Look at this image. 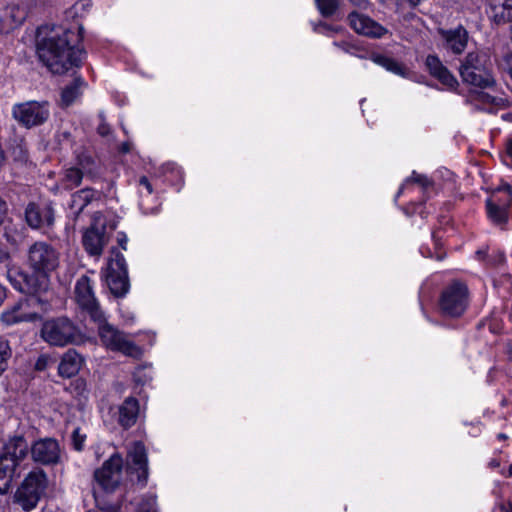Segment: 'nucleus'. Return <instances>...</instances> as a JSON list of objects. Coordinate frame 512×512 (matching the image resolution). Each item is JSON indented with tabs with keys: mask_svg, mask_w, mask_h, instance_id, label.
<instances>
[{
	"mask_svg": "<svg viewBox=\"0 0 512 512\" xmlns=\"http://www.w3.org/2000/svg\"><path fill=\"white\" fill-rule=\"evenodd\" d=\"M507 154L512 158V139L507 142Z\"/></svg>",
	"mask_w": 512,
	"mask_h": 512,
	"instance_id": "obj_47",
	"label": "nucleus"
},
{
	"mask_svg": "<svg viewBox=\"0 0 512 512\" xmlns=\"http://www.w3.org/2000/svg\"><path fill=\"white\" fill-rule=\"evenodd\" d=\"M489 199H496V203L509 209L512 202V188L509 184L499 186Z\"/></svg>",
	"mask_w": 512,
	"mask_h": 512,
	"instance_id": "obj_30",
	"label": "nucleus"
},
{
	"mask_svg": "<svg viewBox=\"0 0 512 512\" xmlns=\"http://www.w3.org/2000/svg\"><path fill=\"white\" fill-rule=\"evenodd\" d=\"M139 184L144 186L147 189L149 194H151L153 192L152 185L150 184L147 177H145V176L141 177L139 179Z\"/></svg>",
	"mask_w": 512,
	"mask_h": 512,
	"instance_id": "obj_42",
	"label": "nucleus"
},
{
	"mask_svg": "<svg viewBox=\"0 0 512 512\" xmlns=\"http://www.w3.org/2000/svg\"><path fill=\"white\" fill-rule=\"evenodd\" d=\"M87 435L82 432V429L77 427L73 430L71 435L72 446L76 451H82L84 449Z\"/></svg>",
	"mask_w": 512,
	"mask_h": 512,
	"instance_id": "obj_34",
	"label": "nucleus"
},
{
	"mask_svg": "<svg viewBox=\"0 0 512 512\" xmlns=\"http://www.w3.org/2000/svg\"><path fill=\"white\" fill-rule=\"evenodd\" d=\"M410 183L418 184L424 190L429 189L433 185L432 181L426 175L419 174L416 171H413L411 176L408 177L399 188L396 197H399L402 194L404 187Z\"/></svg>",
	"mask_w": 512,
	"mask_h": 512,
	"instance_id": "obj_31",
	"label": "nucleus"
},
{
	"mask_svg": "<svg viewBox=\"0 0 512 512\" xmlns=\"http://www.w3.org/2000/svg\"><path fill=\"white\" fill-rule=\"evenodd\" d=\"M51 362V357L46 354H43L37 358L34 367L37 371H44Z\"/></svg>",
	"mask_w": 512,
	"mask_h": 512,
	"instance_id": "obj_35",
	"label": "nucleus"
},
{
	"mask_svg": "<svg viewBox=\"0 0 512 512\" xmlns=\"http://www.w3.org/2000/svg\"><path fill=\"white\" fill-rule=\"evenodd\" d=\"M25 218L31 228L46 230L54 223V210L48 204L30 203L25 210Z\"/></svg>",
	"mask_w": 512,
	"mask_h": 512,
	"instance_id": "obj_16",
	"label": "nucleus"
},
{
	"mask_svg": "<svg viewBox=\"0 0 512 512\" xmlns=\"http://www.w3.org/2000/svg\"><path fill=\"white\" fill-rule=\"evenodd\" d=\"M27 265L32 274L7 270V279L21 293H46L49 276L59 265V252L45 241L33 243L27 251Z\"/></svg>",
	"mask_w": 512,
	"mask_h": 512,
	"instance_id": "obj_1",
	"label": "nucleus"
},
{
	"mask_svg": "<svg viewBox=\"0 0 512 512\" xmlns=\"http://www.w3.org/2000/svg\"><path fill=\"white\" fill-rule=\"evenodd\" d=\"M29 297L20 299L1 313V321L8 326L21 322H34L41 314L49 311L50 301L43 293H27Z\"/></svg>",
	"mask_w": 512,
	"mask_h": 512,
	"instance_id": "obj_3",
	"label": "nucleus"
},
{
	"mask_svg": "<svg viewBox=\"0 0 512 512\" xmlns=\"http://www.w3.org/2000/svg\"><path fill=\"white\" fill-rule=\"evenodd\" d=\"M139 512H158L155 507V499L154 498L149 499L148 508L147 509L141 508Z\"/></svg>",
	"mask_w": 512,
	"mask_h": 512,
	"instance_id": "obj_43",
	"label": "nucleus"
},
{
	"mask_svg": "<svg viewBox=\"0 0 512 512\" xmlns=\"http://www.w3.org/2000/svg\"><path fill=\"white\" fill-rule=\"evenodd\" d=\"M76 167L83 172V177L95 179L99 176V165L91 155L85 153L79 155Z\"/></svg>",
	"mask_w": 512,
	"mask_h": 512,
	"instance_id": "obj_26",
	"label": "nucleus"
},
{
	"mask_svg": "<svg viewBox=\"0 0 512 512\" xmlns=\"http://www.w3.org/2000/svg\"><path fill=\"white\" fill-rule=\"evenodd\" d=\"M105 278L113 295L121 297L128 292V272L123 254L116 252L115 257L109 260Z\"/></svg>",
	"mask_w": 512,
	"mask_h": 512,
	"instance_id": "obj_10",
	"label": "nucleus"
},
{
	"mask_svg": "<svg viewBox=\"0 0 512 512\" xmlns=\"http://www.w3.org/2000/svg\"><path fill=\"white\" fill-rule=\"evenodd\" d=\"M127 470L136 473L137 480L144 486L148 479V459L145 446L140 441L131 443L127 449Z\"/></svg>",
	"mask_w": 512,
	"mask_h": 512,
	"instance_id": "obj_15",
	"label": "nucleus"
},
{
	"mask_svg": "<svg viewBox=\"0 0 512 512\" xmlns=\"http://www.w3.org/2000/svg\"><path fill=\"white\" fill-rule=\"evenodd\" d=\"M7 216H8V205L2 198H0V227L4 224Z\"/></svg>",
	"mask_w": 512,
	"mask_h": 512,
	"instance_id": "obj_40",
	"label": "nucleus"
},
{
	"mask_svg": "<svg viewBox=\"0 0 512 512\" xmlns=\"http://www.w3.org/2000/svg\"><path fill=\"white\" fill-rule=\"evenodd\" d=\"M40 336L46 343L56 347L76 344L82 339L78 326L67 317L46 320L41 327Z\"/></svg>",
	"mask_w": 512,
	"mask_h": 512,
	"instance_id": "obj_5",
	"label": "nucleus"
},
{
	"mask_svg": "<svg viewBox=\"0 0 512 512\" xmlns=\"http://www.w3.org/2000/svg\"><path fill=\"white\" fill-rule=\"evenodd\" d=\"M139 414V402L133 397H128L118 407V423L124 429L132 427Z\"/></svg>",
	"mask_w": 512,
	"mask_h": 512,
	"instance_id": "obj_21",
	"label": "nucleus"
},
{
	"mask_svg": "<svg viewBox=\"0 0 512 512\" xmlns=\"http://www.w3.org/2000/svg\"><path fill=\"white\" fill-rule=\"evenodd\" d=\"M20 471L7 464V461L0 460V494H6L12 484L14 477L20 475Z\"/></svg>",
	"mask_w": 512,
	"mask_h": 512,
	"instance_id": "obj_28",
	"label": "nucleus"
},
{
	"mask_svg": "<svg viewBox=\"0 0 512 512\" xmlns=\"http://www.w3.org/2000/svg\"><path fill=\"white\" fill-rule=\"evenodd\" d=\"M334 45L344 51L345 53L354 55V51L356 50V47L348 42L342 41V42H334Z\"/></svg>",
	"mask_w": 512,
	"mask_h": 512,
	"instance_id": "obj_37",
	"label": "nucleus"
},
{
	"mask_svg": "<svg viewBox=\"0 0 512 512\" xmlns=\"http://www.w3.org/2000/svg\"><path fill=\"white\" fill-rule=\"evenodd\" d=\"M50 115L46 101H26L12 107L13 118L23 127L32 128L45 123Z\"/></svg>",
	"mask_w": 512,
	"mask_h": 512,
	"instance_id": "obj_9",
	"label": "nucleus"
},
{
	"mask_svg": "<svg viewBox=\"0 0 512 512\" xmlns=\"http://www.w3.org/2000/svg\"><path fill=\"white\" fill-rule=\"evenodd\" d=\"M469 305L468 288L461 282L446 286L440 294L438 306L445 317L457 318L464 314Z\"/></svg>",
	"mask_w": 512,
	"mask_h": 512,
	"instance_id": "obj_7",
	"label": "nucleus"
},
{
	"mask_svg": "<svg viewBox=\"0 0 512 512\" xmlns=\"http://www.w3.org/2000/svg\"><path fill=\"white\" fill-rule=\"evenodd\" d=\"M98 324V335L105 347L112 351H119L127 356H138L140 349L114 326L106 322L105 315L103 320H93Z\"/></svg>",
	"mask_w": 512,
	"mask_h": 512,
	"instance_id": "obj_8",
	"label": "nucleus"
},
{
	"mask_svg": "<svg viewBox=\"0 0 512 512\" xmlns=\"http://www.w3.org/2000/svg\"><path fill=\"white\" fill-rule=\"evenodd\" d=\"M29 453L31 454V446L26 439L22 436H15L4 445L0 460L7 461V464L21 472L26 467Z\"/></svg>",
	"mask_w": 512,
	"mask_h": 512,
	"instance_id": "obj_13",
	"label": "nucleus"
},
{
	"mask_svg": "<svg viewBox=\"0 0 512 512\" xmlns=\"http://www.w3.org/2000/svg\"><path fill=\"white\" fill-rule=\"evenodd\" d=\"M317 8L322 16H332L338 8L337 0H315Z\"/></svg>",
	"mask_w": 512,
	"mask_h": 512,
	"instance_id": "obj_33",
	"label": "nucleus"
},
{
	"mask_svg": "<svg viewBox=\"0 0 512 512\" xmlns=\"http://www.w3.org/2000/svg\"><path fill=\"white\" fill-rule=\"evenodd\" d=\"M351 28L358 34L369 37L380 38L387 33V30L368 16L352 12L348 16Z\"/></svg>",
	"mask_w": 512,
	"mask_h": 512,
	"instance_id": "obj_17",
	"label": "nucleus"
},
{
	"mask_svg": "<svg viewBox=\"0 0 512 512\" xmlns=\"http://www.w3.org/2000/svg\"><path fill=\"white\" fill-rule=\"evenodd\" d=\"M486 208L488 217L493 223L503 225L507 222L508 208L496 203V199H487Z\"/></svg>",
	"mask_w": 512,
	"mask_h": 512,
	"instance_id": "obj_27",
	"label": "nucleus"
},
{
	"mask_svg": "<svg viewBox=\"0 0 512 512\" xmlns=\"http://www.w3.org/2000/svg\"><path fill=\"white\" fill-rule=\"evenodd\" d=\"M442 36L446 41L447 48L453 53L461 54L465 50L468 42V32L462 26L443 31Z\"/></svg>",
	"mask_w": 512,
	"mask_h": 512,
	"instance_id": "obj_22",
	"label": "nucleus"
},
{
	"mask_svg": "<svg viewBox=\"0 0 512 512\" xmlns=\"http://www.w3.org/2000/svg\"><path fill=\"white\" fill-rule=\"evenodd\" d=\"M47 483V475L43 470L36 469L29 472L15 492V503L24 511H31L44 495Z\"/></svg>",
	"mask_w": 512,
	"mask_h": 512,
	"instance_id": "obj_6",
	"label": "nucleus"
},
{
	"mask_svg": "<svg viewBox=\"0 0 512 512\" xmlns=\"http://www.w3.org/2000/svg\"><path fill=\"white\" fill-rule=\"evenodd\" d=\"M425 65L430 75L448 89H455L458 86L457 79L448 70V68L444 66L438 56L428 55L426 57Z\"/></svg>",
	"mask_w": 512,
	"mask_h": 512,
	"instance_id": "obj_18",
	"label": "nucleus"
},
{
	"mask_svg": "<svg viewBox=\"0 0 512 512\" xmlns=\"http://www.w3.org/2000/svg\"><path fill=\"white\" fill-rule=\"evenodd\" d=\"M75 299L79 307L88 313L92 320H103V311L94 295L91 280L80 277L75 285Z\"/></svg>",
	"mask_w": 512,
	"mask_h": 512,
	"instance_id": "obj_12",
	"label": "nucleus"
},
{
	"mask_svg": "<svg viewBox=\"0 0 512 512\" xmlns=\"http://www.w3.org/2000/svg\"><path fill=\"white\" fill-rule=\"evenodd\" d=\"M12 355V351L8 340L0 337V376L8 367V360Z\"/></svg>",
	"mask_w": 512,
	"mask_h": 512,
	"instance_id": "obj_32",
	"label": "nucleus"
},
{
	"mask_svg": "<svg viewBox=\"0 0 512 512\" xmlns=\"http://www.w3.org/2000/svg\"><path fill=\"white\" fill-rule=\"evenodd\" d=\"M355 5L359 7H366L367 0H351Z\"/></svg>",
	"mask_w": 512,
	"mask_h": 512,
	"instance_id": "obj_46",
	"label": "nucleus"
},
{
	"mask_svg": "<svg viewBox=\"0 0 512 512\" xmlns=\"http://www.w3.org/2000/svg\"><path fill=\"white\" fill-rule=\"evenodd\" d=\"M503 16L512 21V0H503Z\"/></svg>",
	"mask_w": 512,
	"mask_h": 512,
	"instance_id": "obj_38",
	"label": "nucleus"
},
{
	"mask_svg": "<svg viewBox=\"0 0 512 512\" xmlns=\"http://www.w3.org/2000/svg\"><path fill=\"white\" fill-rule=\"evenodd\" d=\"M506 477H512V464L509 466Z\"/></svg>",
	"mask_w": 512,
	"mask_h": 512,
	"instance_id": "obj_51",
	"label": "nucleus"
},
{
	"mask_svg": "<svg viewBox=\"0 0 512 512\" xmlns=\"http://www.w3.org/2000/svg\"><path fill=\"white\" fill-rule=\"evenodd\" d=\"M497 438H498L499 440H505V439H507V435H506V434H504V433H499V434L497 435Z\"/></svg>",
	"mask_w": 512,
	"mask_h": 512,
	"instance_id": "obj_49",
	"label": "nucleus"
},
{
	"mask_svg": "<svg viewBox=\"0 0 512 512\" xmlns=\"http://www.w3.org/2000/svg\"><path fill=\"white\" fill-rule=\"evenodd\" d=\"M107 241L104 227L99 229L92 226L84 232L82 237L85 250L92 256H99Z\"/></svg>",
	"mask_w": 512,
	"mask_h": 512,
	"instance_id": "obj_19",
	"label": "nucleus"
},
{
	"mask_svg": "<svg viewBox=\"0 0 512 512\" xmlns=\"http://www.w3.org/2000/svg\"><path fill=\"white\" fill-rule=\"evenodd\" d=\"M122 152L127 153L130 151V147L128 143H123L121 147Z\"/></svg>",
	"mask_w": 512,
	"mask_h": 512,
	"instance_id": "obj_48",
	"label": "nucleus"
},
{
	"mask_svg": "<svg viewBox=\"0 0 512 512\" xmlns=\"http://www.w3.org/2000/svg\"><path fill=\"white\" fill-rule=\"evenodd\" d=\"M144 372H145V368H139L134 372V379L136 382L145 384L151 380V376L147 377L146 375H144V377H142V374H144Z\"/></svg>",
	"mask_w": 512,
	"mask_h": 512,
	"instance_id": "obj_39",
	"label": "nucleus"
},
{
	"mask_svg": "<svg viewBox=\"0 0 512 512\" xmlns=\"http://www.w3.org/2000/svg\"><path fill=\"white\" fill-rule=\"evenodd\" d=\"M372 61L376 63L377 65L385 68L387 71L401 76V77H407L408 71L407 69L398 61L394 60L393 58L387 57L385 55L376 54L372 56Z\"/></svg>",
	"mask_w": 512,
	"mask_h": 512,
	"instance_id": "obj_25",
	"label": "nucleus"
},
{
	"mask_svg": "<svg viewBox=\"0 0 512 512\" xmlns=\"http://www.w3.org/2000/svg\"><path fill=\"white\" fill-rule=\"evenodd\" d=\"M502 509H503L505 512H512V503H509L507 508L503 507Z\"/></svg>",
	"mask_w": 512,
	"mask_h": 512,
	"instance_id": "obj_50",
	"label": "nucleus"
},
{
	"mask_svg": "<svg viewBox=\"0 0 512 512\" xmlns=\"http://www.w3.org/2000/svg\"><path fill=\"white\" fill-rule=\"evenodd\" d=\"M83 26H78V33L71 29L53 32L37 44V54L40 61L54 74H63L68 70L79 67L85 56V51L77 46L83 39Z\"/></svg>",
	"mask_w": 512,
	"mask_h": 512,
	"instance_id": "obj_2",
	"label": "nucleus"
},
{
	"mask_svg": "<svg viewBox=\"0 0 512 512\" xmlns=\"http://www.w3.org/2000/svg\"><path fill=\"white\" fill-rule=\"evenodd\" d=\"M92 3L90 0H80L73 6V10L75 11V14H79L81 12H84L91 8Z\"/></svg>",
	"mask_w": 512,
	"mask_h": 512,
	"instance_id": "obj_36",
	"label": "nucleus"
},
{
	"mask_svg": "<svg viewBox=\"0 0 512 512\" xmlns=\"http://www.w3.org/2000/svg\"><path fill=\"white\" fill-rule=\"evenodd\" d=\"M31 458L42 465H56L61 461V448L54 438H41L31 445Z\"/></svg>",
	"mask_w": 512,
	"mask_h": 512,
	"instance_id": "obj_14",
	"label": "nucleus"
},
{
	"mask_svg": "<svg viewBox=\"0 0 512 512\" xmlns=\"http://www.w3.org/2000/svg\"><path fill=\"white\" fill-rule=\"evenodd\" d=\"M82 179L83 172H81L76 166L67 168L63 171L57 188L72 190L81 184Z\"/></svg>",
	"mask_w": 512,
	"mask_h": 512,
	"instance_id": "obj_24",
	"label": "nucleus"
},
{
	"mask_svg": "<svg viewBox=\"0 0 512 512\" xmlns=\"http://www.w3.org/2000/svg\"><path fill=\"white\" fill-rule=\"evenodd\" d=\"M83 362V357L75 349H69L61 358L58 373L62 377L71 378L79 372Z\"/></svg>",
	"mask_w": 512,
	"mask_h": 512,
	"instance_id": "obj_20",
	"label": "nucleus"
},
{
	"mask_svg": "<svg viewBox=\"0 0 512 512\" xmlns=\"http://www.w3.org/2000/svg\"><path fill=\"white\" fill-rule=\"evenodd\" d=\"M98 133L101 135V136H106L109 134L110 132V128L109 126L106 124V123H101L99 126H98Z\"/></svg>",
	"mask_w": 512,
	"mask_h": 512,
	"instance_id": "obj_44",
	"label": "nucleus"
},
{
	"mask_svg": "<svg viewBox=\"0 0 512 512\" xmlns=\"http://www.w3.org/2000/svg\"><path fill=\"white\" fill-rule=\"evenodd\" d=\"M122 469L123 459L119 453H114L95 471V480L105 491H113L121 482Z\"/></svg>",
	"mask_w": 512,
	"mask_h": 512,
	"instance_id": "obj_11",
	"label": "nucleus"
},
{
	"mask_svg": "<svg viewBox=\"0 0 512 512\" xmlns=\"http://www.w3.org/2000/svg\"><path fill=\"white\" fill-rule=\"evenodd\" d=\"M491 68V61L486 53L470 52L461 63L459 73L465 83L490 89L496 84Z\"/></svg>",
	"mask_w": 512,
	"mask_h": 512,
	"instance_id": "obj_4",
	"label": "nucleus"
},
{
	"mask_svg": "<svg viewBox=\"0 0 512 512\" xmlns=\"http://www.w3.org/2000/svg\"><path fill=\"white\" fill-rule=\"evenodd\" d=\"M101 197L102 193L100 191L93 188H84L72 194L70 207L76 215H79L86 206L93 201L100 200Z\"/></svg>",
	"mask_w": 512,
	"mask_h": 512,
	"instance_id": "obj_23",
	"label": "nucleus"
},
{
	"mask_svg": "<svg viewBox=\"0 0 512 512\" xmlns=\"http://www.w3.org/2000/svg\"><path fill=\"white\" fill-rule=\"evenodd\" d=\"M127 241H128V239H127L125 234H119V236H118V243L122 247V249H124V250L127 249V247H126Z\"/></svg>",
	"mask_w": 512,
	"mask_h": 512,
	"instance_id": "obj_45",
	"label": "nucleus"
},
{
	"mask_svg": "<svg viewBox=\"0 0 512 512\" xmlns=\"http://www.w3.org/2000/svg\"><path fill=\"white\" fill-rule=\"evenodd\" d=\"M84 85V81L81 78H76L72 84L66 86L61 94L62 104L69 106L81 95V87Z\"/></svg>",
	"mask_w": 512,
	"mask_h": 512,
	"instance_id": "obj_29",
	"label": "nucleus"
},
{
	"mask_svg": "<svg viewBox=\"0 0 512 512\" xmlns=\"http://www.w3.org/2000/svg\"><path fill=\"white\" fill-rule=\"evenodd\" d=\"M10 262L11 255L9 251L5 247L0 246V264H5L6 266H8Z\"/></svg>",
	"mask_w": 512,
	"mask_h": 512,
	"instance_id": "obj_41",
	"label": "nucleus"
}]
</instances>
